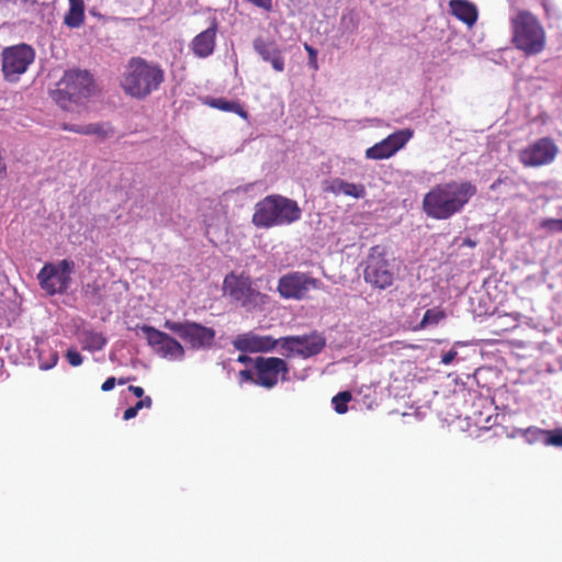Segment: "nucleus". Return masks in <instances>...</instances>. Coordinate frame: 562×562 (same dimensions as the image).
I'll return each mask as SVG.
<instances>
[{
    "label": "nucleus",
    "instance_id": "nucleus-26",
    "mask_svg": "<svg viewBox=\"0 0 562 562\" xmlns=\"http://www.w3.org/2000/svg\"><path fill=\"white\" fill-rule=\"evenodd\" d=\"M104 289V284L99 280H93L88 282L82 288V294L90 300L93 304L99 305L102 302V291Z\"/></svg>",
    "mask_w": 562,
    "mask_h": 562
},
{
    "label": "nucleus",
    "instance_id": "nucleus-7",
    "mask_svg": "<svg viewBox=\"0 0 562 562\" xmlns=\"http://www.w3.org/2000/svg\"><path fill=\"white\" fill-rule=\"evenodd\" d=\"M223 291L232 302L247 311L260 310L268 303V295L252 286L248 276L231 272L225 276Z\"/></svg>",
    "mask_w": 562,
    "mask_h": 562
},
{
    "label": "nucleus",
    "instance_id": "nucleus-25",
    "mask_svg": "<svg viewBox=\"0 0 562 562\" xmlns=\"http://www.w3.org/2000/svg\"><path fill=\"white\" fill-rule=\"evenodd\" d=\"M211 108L238 114L240 117L246 119L247 112L238 101H229L224 98H210L205 101Z\"/></svg>",
    "mask_w": 562,
    "mask_h": 562
},
{
    "label": "nucleus",
    "instance_id": "nucleus-41",
    "mask_svg": "<svg viewBox=\"0 0 562 562\" xmlns=\"http://www.w3.org/2000/svg\"><path fill=\"white\" fill-rule=\"evenodd\" d=\"M245 353L246 352H243L241 355H239L238 358H237V361L240 362V363H245V364L249 363V362L254 363V360L249 356H247Z\"/></svg>",
    "mask_w": 562,
    "mask_h": 562
},
{
    "label": "nucleus",
    "instance_id": "nucleus-33",
    "mask_svg": "<svg viewBox=\"0 0 562 562\" xmlns=\"http://www.w3.org/2000/svg\"><path fill=\"white\" fill-rule=\"evenodd\" d=\"M66 359H67L68 363L72 367H78L83 361L82 356L75 349H69L66 352Z\"/></svg>",
    "mask_w": 562,
    "mask_h": 562
},
{
    "label": "nucleus",
    "instance_id": "nucleus-5",
    "mask_svg": "<svg viewBox=\"0 0 562 562\" xmlns=\"http://www.w3.org/2000/svg\"><path fill=\"white\" fill-rule=\"evenodd\" d=\"M93 80L88 71H66L52 90V99L65 111H79L83 102L92 94Z\"/></svg>",
    "mask_w": 562,
    "mask_h": 562
},
{
    "label": "nucleus",
    "instance_id": "nucleus-38",
    "mask_svg": "<svg viewBox=\"0 0 562 562\" xmlns=\"http://www.w3.org/2000/svg\"><path fill=\"white\" fill-rule=\"evenodd\" d=\"M128 391L132 392L138 398L145 397L144 389L142 386L130 385Z\"/></svg>",
    "mask_w": 562,
    "mask_h": 562
},
{
    "label": "nucleus",
    "instance_id": "nucleus-3",
    "mask_svg": "<svg viewBox=\"0 0 562 562\" xmlns=\"http://www.w3.org/2000/svg\"><path fill=\"white\" fill-rule=\"evenodd\" d=\"M302 210L295 200L281 194H270L258 201L251 216V223L257 228L288 226L297 222Z\"/></svg>",
    "mask_w": 562,
    "mask_h": 562
},
{
    "label": "nucleus",
    "instance_id": "nucleus-1",
    "mask_svg": "<svg viewBox=\"0 0 562 562\" xmlns=\"http://www.w3.org/2000/svg\"><path fill=\"white\" fill-rule=\"evenodd\" d=\"M471 181H448L432 187L423 199L424 213L434 220H448L461 213L476 194Z\"/></svg>",
    "mask_w": 562,
    "mask_h": 562
},
{
    "label": "nucleus",
    "instance_id": "nucleus-9",
    "mask_svg": "<svg viewBox=\"0 0 562 562\" xmlns=\"http://www.w3.org/2000/svg\"><path fill=\"white\" fill-rule=\"evenodd\" d=\"M75 263L63 259L57 263L47 262L40 270L37 280L47 295L64 294L70 286Z\"/></svg>",
    "mask_w": 562,
    "mask_h": 562
},
{
    "label": "nucleus",
    "instance_id": "nucleus-12",
    "mask_svg": "<svg viewBox=\"0 0 562 562\" xmlns=\"http://www.w3.org/2000/svg\"><path fill=\"white\" fill-rule=\"evenodd\" d=\"M35 52L26 44L7 47L2 52V72L5 79L15 80L34 61Z\"/></svg>",
    "mask_w": 562,
    "mask_h": 562
},
{
    "label": "nucleus",
    "instance_id": "nucleus-15",
    "mask_svg": "<svg viewBox=\"0 0 562 562\" xmlns=\"http://www.w3.org/2000/svg\"><path fill=\"white\" fill-rule=\"evenodd\" d=\"M413 136L411 130H400L366 150V158L372 160L387 159L402 149Z\"/></svg>",
    "mask_w": 562,
    "mask_h": 562
},
{
    "label": "nucleus",
    "instance_id": "nucleus-37",
    "mask_svg": "<svg viewBox=\"0 0 562 562\" xmlns=\"http://www.w3.org/2000/svg\"><path fill=\"white\" fill-rule=\"evenodd\" d=\"M116 384V379L114 376L108 378L101 385V390L103 392H109L114 389Z\"/></svg>",
    "mask_w": 562,
    "mask_h": 562
},
{
    "label": "nucleus",
    "instance_id": "nucleus-39",
    "mask_svg": "<svg viewBox=\"0 0 562 562\" xmlns=\"http://www.w3.org/2000/svg\"><path fill=\"white\" fill-rule=\"evenodd\" d=\"M137 411H135V408L133 406L128 407L127 409L124 411V414H123V418L125 420H130L134 417H136L137 415Z\"/></svg>",
    "mask_w": 562,
    "mask_h": 562
},
{
    "label": "nucleus",
    "instance_id": "nucleus-36",
    "mask_svg": "<svg viewBox=\"0 0 562 562\" xmlns=\"http://www.w3.org/2000/svg\"><path fill=\"white\" fill-rule=\"evenodd\" d=\"M458 352L454 349L449 350L441 357V362L443 364H450L457 357Z\"/></svg>",
    "mask_w": 562,
    "mask_h": 562
},
{
    "label": "nucleus",
    "instance_id": "nucleus-23",
    "mask_svg": "<svg viewBox=\"0 0 562 562\" xmlns=\"http://www.w3.org/2000/svg\"><path fill=\"white\" fill-rule=\"evenodd\" d=\"M79 341L83 350L94 352L103 349L108 339L102 333L92 329H82L79 333Z\"/></svg>",
    "mask_w": 562,
    "mask_h": 562
},
{
    "label": "nucleus",
    "instance_id": "nucleus-44",
    "mask_svg": "<svg viewBox=\"0 0 562 562\" xmlns=\"http://www.w3.org/2000/svg\"><path fill=\"white\" fill-rule=\"evenodd\" d=\"M130 380H131V378H120L116 382H117L120 385H124V384H126Z\"/></svg>",
    "mask_w": 562,
    "mask_h": 562
},
{
    "label": "nucleus",
    "instance_id": "nucleus-21",
    "mask_svg": "<svg viewBox=\"0 0 562 562\" xmlns=\"http://www.w3.org/2000/svg\"><path fill=\"white\" fill-rule=\"evenodd\" d=\"M64 131L74 132L81 135H95L102 139L108 138L114 134V130L110 123H91L88 125L68 124L61 125Z\"/></svg>",
    "mask_w": 562,
    "mask_h": 562
},
{
    "label": "nucleus",
    "instance_id": "nucleus-24",
    "mask_svg": "<svg viewBox=\"0 0 562 562\" xmlns=\"http://www.w3.org/2000/svg\"><path fill=\"white\" fill-rule=\"evenodd\" d=\"M85 21V3L83 0H69V10L67 11L64 23L71 29H77Z\"/></svg>",
    "mask_w": 562,
    "mask_h": 562
},
{
    "label": "nucleus",
    "instance_id": "nucleus-34",
    "mask_svg": "<svg viewBox=\"0 0 562 562\" xmlns=\"http://www.w3.org/2000/svg\"><path fill=\"white\" fill-rule=\"evenodd\" d=\"M239 378H240V382H251L254 384H256V374H255V370L251 371V370H241L239 371Z\"/></svg>",
    "mask_w": 562,
    "mask_h": 562
},
{
    "label": "nucleus",
    "instance_id": "nucleus-22",
    "mask_svg": "<svg viewBox=\"0 0 562 562\" xmlns=\"http://www.w3.org/2000/svg\"><path fill=\"white\" fill-rule=\"evenodd\" d=\"M449 7L451 13L461 22L469 26L475 24L477 20L476 7L468 0H450Z\"/></svg>",
    "mask_w": 562,
    "mask_h": 562
},
{
    "label": "nucleus",
    "instance_id": "nucleus-11",
    "mask_svg": "<svg viewBox=\"0 0 562 562\" xmlns=\"http://www.w3.org/2000/svg\"><path fill=\"white\" fill-rule=\"evenodd\" d=\"M322 282L308 273L294 271L282 276L278 281L277 290L281 297L286 300H305L311 290L319 289Z\"/></svg>",
    "mask_w": 562,
    "mask_h": 562
},
{
    "label": "nucleus",
    "instance_id": "nucleus-16",
    "mask_svg": "<svg viewBox=\"0 0 562 562\" xmlns=\"http://www.w3.org/2000/svg\"><path fill=\"white\" fill-rule=\"evenodd\" d=\"M276 338L270 335H258L247 331L237 335L232 341L233 347L240 352H269L276 349Z\"/></svg>",
    "mask_w": 562,
    "mask_h": 562
},
{
    "label": "nucleus",
    "instance_id": "nucleus-17",
    "mask_svg": "<svg viewBox=\"0 0 562 562\" xmlns=\"http://www.w3.org/2000/svg\"><path fill=\"white\" fill-rule=\"evenodd\" d=\"M217 30L218 23L213 19L211 25L206 30L200 32L192 38L190 49L194 56L199 58H206L214 53Z\"/></svg>",
    "mask_w": 562,
    "mask_h": 562
},
{
    "label": "nucleus",
    "instance_id": "nucleus-18",
    "mask_svg": "<svg viewBox=\"0 0 562 562\" xmlns=\"http://www.w3.org/2000/svg\"><path fill=\"white\" fill-rule=\"evenodd\" d=\"M254 49L265 61L270 63L276 71L281 72L284 70L285 63L282 50L274 40L257 37L254 41Z\"/></svg>",
    "mask_w": 562,
    "mask_h": 562
},
{
    "label": "nucleus",
    "instance_id": "nucleus-32",
    "mask_svg": "<svg viewBox=\"0 0 562 562\" xmlns=\"http://www.w3.org/2000/svg\"><path fill=\"white\" fill-rule=\"evenodd\" d=\"M541 227L552 233H562V220L546 218L541 222Z\"/></svg>",
    "mask_w": 562,
    "mask_h": 562
},
{
    "label": "nucleus",
    "instance_id": "nucleus-8",
    "mask_svg": "<svg viewBox=\"0 0 562 562\" xmlns=\"http://www.w3.org/2000/svg\"><path fill=\"white\" fill-rule=\"evenodd\" d=\"M164 327L177 334L193 350H209L215 344V329L196 322L166 319Z\"/></svg>",
    "mask_w": 562,
    "mask_h": 562
},
{
    "label": "nucleus",
    "instance_id": "nucleus-27",
    "mask_svg": "<svg viewBox=\"0 0 562 562\" xmlns=\"http://www.w3.org/2000/svg\"><path fill=\"white\" fill-rule=\"evenodd\" d=\"M276 348L280 346L282 350V355L285 357H292L294 355L299 356V345L296 344L299 340L296 336H285L279 339H276Z\"/></svg>",
    "mask_w": 562,
    "mask_h": 562
},
{
    "label": "nucleus",
    "instance_id": "nucleus-6",
    "mask_svg": "<svg viewBox=\"0 0 562 562\" xmlns=\"http://www.w3.org/2000/svg\"><path fill=\"white\" fill-rule=\"evenodd\" d=\"M363 279L372 288L379 290H385L394 283V258L385 246L375 245L370 248L363 270Z\"/></svg>",
    "mask_w": 562,
    "mask_h": 562
},
{
    "label": "nucleus",
    "instance_id": "nucleus-14",
    "mask_svg": "<svg viewBox=\"0 0 562 562\" xmlns=\"http://www.w3.org/2000/svg\"><path fill=\"white\" fill-rule=\"evenodd\" d=\"M140 330L145 334L148 345L160 357L173 360H182L184 358V347L172 336L150 325H143Z\"/></svg>",
    "mask_w": 562,
    "mask_h": 562
},
{
    "label": "nucleus",
    "instance_id": "nucleus-43",
    "mask_svg": "<svg viewBox=\"0 0 562 562\" xmlns=\"http://www.w3.org/2000/svg\"><path fill=\"white\" fill-rule=\"evenodd\" d=\"M502 183H503V179H502V178H498L497 180H495V181L491 184L490 189H491V190H496V189H497Z\"/></svg>",
    "mask_w": 562,
    "mask_h": 562
},
{
    "label": "nucleus",
    "instance_id": "nucleus-2",
    "mask_svg": "<svg viewBox=\"0 0 562 562\" xmlns=\"http://www.w3.org/2000/svg\"><path fill=\"white\" fill-rule=\"evenodd\" d=\"M164 80L165 71L159 64L143 57H132L122 75L121 88L125 94L144 100L157 91Z\"/></svg>",
    "mask_w": 562,
    "mask_h": 562
},
{
    "label": "nucleus",
    "instance_id": "nucleus-20",
    "mask_svg": "<svg viewBox=\"0 0 562 562\" xmlns=\"http://www.w3.org/2000/svg\"><path fill=\"white\" fill-rule=\"evenodd\" d=\"M324 191L333 193L334 195L344 194L356 199H360L366 195V188L363 184L347 182L340 178H335L328 181L324 187Z\"/></svg>",
    "mask_w": 562,
    "mask_h": 562
},
{
    "label": "nucleus",
    "instance_id": "nucleus-4",
    "mask_svg": "<svg viewBox=\"0 0 562 562\" xmlns=\"http://www.w3.org/2000/svg\"><path fill=\"white\" fill-rule=\"evenodd\" d=\"M512 44L525 56L541 54L547 47V33L540 20L530 11L520 10L510 19Z\"/></svg>",
    "mask_w": 562,
    "mask_h": 562
},
{
    "label": "nucleus",
    "instance_id": "nucleus-31",
    "mask_svg": "<svg viewBox=\"0 0 562 562\" xmlns=\"http://www.w3.org/2000/svg\"><path fill=\"white\" fill-rule=\"evenodd\" d=\"M543 443L547 446L562 447V430H546Z\"/></svg>",
    "mask_w": 562,
    "mask_h": 562
},
{
    "label": "nucleus",
    "instance_id": "nucleus-35",
    "mask_svg": "<svg viewBox=\"0 0 562 562\" xmlns=\"http://www.w3.org/2000/svg\"><path fill=\"white\" fill-rule=\"evenodd\" d=\"M153 404V401L149 396H145V397H142L139 398L136 404L133 406L135 408V411L139 412L140 409L143 408H149Z\"/></svg>",
    "mask_w": 562,
    "mask_h": 562
},
{
    "label": "nucleus",
    "instance_id": "nucleus-28",
    "mask_svg": "<svg viewBox=\"0 0 562 562\" xmlns=\"http://www.w3.org/2000/svg\"><path fill=\"white\" fill-rule=\"evenodd\" d=\"M352 395L349 391L339 392L331 400L334 408L338 414H345L348 411L347 404L351 401Z\"/></svg>",
    "mask_w": 562,
    "mask_h": 562
},
{
    "label": "nucleus",
    "instance_id": "nucleus-42",
    "mask_svg": "<svg viewBox=\"0 0 562 562\" xmlns=\"http://www.w3.org/2000/svg\"><path fill=\"white\" fill-rule=\"evenodd\" d=\"M462 245L468 246V247H475L476 246V241L472 240L471 238H465L463 240Z\"/></svg>",
    "mask_w": 562,
    "mask_h": 562
},
{
    "label": "nucleus",
    "instance_id": "nucleus-30",
    "mask_svg": "<svg viewBox=\"0 0 562 562\" xmlns=\"http://www.w3.org/2000/svg\"><path fill=\"white\" fill-rule=\"evenodd\" d=\"M546 430L537 427H529L521 431V436L528 443L544 442Z\"/></svg>",
    "mask_w": 562,
    "mask_h": 562
},
{
    "label": "nucleus",
    "instance_id": "nucleus-40",
    "mask_svg": "<svg viewBox=\"0 0 562 562\" xmlns=\"http://www.w3.org/2000/svg\"><path fill=\"white\" fill-rule=\"evenodd\" d=\"M305 49L308 53L311 61H314L315 63V68H317V65H316L317 52L312 46H308L307 44H305Z\"/></svg>",
    "mask_w": 562,
    "mask_h": 562
},
{
    "label": "nucleus",
    "instance_id": "nucleus-19",
    "mask_svg": "<svg viewBox=\"0 0 562 562\" xmlns=\"http://www.w3.org/2000/svg\"><path fill=\"white\" fill-rule=\"evenodd\" d=\"M299 340V356L306 359L316 356L323 351L326 346V338L318 331H312L308 335L296 336Z\"/></svg>",
    "mask_w": 562,
    "mask_h": 562
},
{
    "label": "nucleus",
    "instance_id": "nucleus-29",
    "mask_svg": "<svg viewBox=\"0 0 562 562\" xmlns=\"http://www.w3.org/2000/svg\"><path fill=\"white\" fill-rule=\"evenodd\" d=\"M446 317V313L441 310H427L419 324L420 328H425L429 324H438Z\"/></svg>",
    "mask_w": 562,
    "mask_h": 562
},
{
    "label": "nucleus",
    "instance_id": "nucleus-10",
    "mask_svg": "<svg viewBox=\"0 0 562 562\" xmlns=\"http://www.w3.org/2000/svg\"><path fill=\"white\" fill-rule=\"evenodd\" d=\"M256 385L273 389L279 381H288L290 367L279 357H257L254 359Z\"/></svg>",
    "mask_w": 562,
    "mask_h": 562
},
{
    "label": "nucleus",
    "instance_id": "nucleus-13",
    "mask_svg": "<svg viewBox=\"0 0 562 562\" xmlns=\"http://www.w3.org/2000/svg\"><path fill=\"white\" fill-rule=\"evenodd\" d=\"M558 154L555 142L550 137H541L519 150L518 159L524 167L536 168L551 164Z\"/></svg>",
    "mask_w": 562,
    "mask_h": 562
},
{
    "label": "nucleus",
    "instance_id": "nucleus-45",
    "mask_svg": "<svg viewBox=\"0 0 562 562\" xmlns=\"http://www.w3.org/2000/svg\"><path fill=\"white\" fill-rule=\"evenodd\" d=\"M12 0H0V2H11Z\"/></svg>",
    "mask_w": 562,
    "mask_h": 562
}]
</instances>
